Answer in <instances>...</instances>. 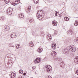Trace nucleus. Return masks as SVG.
I'll use <instances>...</instances> for the list:
<instances>
[{
    "label": "nucleus",
    "mask_w": 78,
    "mask_h": 78,
    "mask_svg": "<svg viewBox=\"0 0 78 78\" xmlns=\"http://www.w3.org/2000/svg\"><path fill=\"white\" fill-rule=\"evenodd\" d=\"M69 51H72L73 52H75L76 51V48H75V46L73 45H71L69 47V49H64V51L65 53H67V54H69Z\"/></svg>",
    "instance_id": "f257e3e1"
},
{
    "label": "nucleus",
    "mask_w": 78,
    "mask_h": 78,
    "mask_svg": "<svg viewBox=\"0 0 78 78\" xmlns=\"http://www.w3.org/2000/svg\"><path fill=\"white\" fill-rule=\"evenodd\" d=\"M12 8H9L7 10V12L8 14L11 15V14H12Z\"/></svg>",
    "instance_id": "f03ea898"
},
{
    "label": "nucleus",
    "mask_w": 78,
    "mask_h": 78,
    "mask_svg": "<svg viewBox=\"0 0 78 78\" xmlns=\"http://www.w3.org/2000/svg\"><path fill=\"white\" fill-rule=\"evenodd\" d=\"M43 16V15L41 14L40 13V11H39V10L37 12V19H39L40 17H42Z\"/></svg>",
    "instance_id": "7ed1b4c3"
},
{
    "label": "nucleus",
    "mask_w": 78,
    "mask_h": 78,
    "mask_svg": "<svg viewBox=\"0 0 78 78\" xmlns=\"http://www.w3.org/2000/svg\"><path fill=\"white\" fill-rule=\"evenodd\" d=\"M40 62H41V58H37L34 61V64H37V63H39Z\"/></svg>",
    "instance_id": "20e7f679"
},
{
    "label": "nucleus",
    "mask_w": 78,
    "mask_h": 78,
    "mask_svg": "<svg viewBox=\"0 0 78 78\" xmlns=\"http://www.w3.org/2000/svg\"><path fill=\"white\" fill-rule=\"evenodd\" d=\"M44 68H46L47 72L49 73L51 70V69L48 67V65H47L46 66H44Z\"/></svg>",
    "instance_id": "39448f33"
},
{
    "label": "nucleus",
    "mask_w": 78,
    "mask_h": 78,
    "mask_svg": "<svg viewBox=\"0 0 78 78\" xmlns=\"http://www.w3.org/2000/svg\"><path fill=\"white\" fill-rule=\"evenodd\" d=\"M4 30L5 31H8L10 29V27L8 26H5L4 27Z\"/></svg>",
    "instance_id": "423d86ee"
},
{
    "label": "nucleus",
    "mask_w": 78,
    "mask_h": 78,
    "mask_svg": "<svg viewBox=\"0 0 78 78\" xmlns=\"http://www.w3.org/2000/svg\"><path fill=\"white\" fill-rule=\"evenodd\" d=\"M67 32L68 35H72L73 34V31L71 30H68Z\"/></svg>",
    "instance_id": "0eeeda50"
},
{
    "label": "nucleus",
    "mask_w": 78,
    "mask_h": 78,
    "mask_svg": "<svg viewBox=\"0 0 78 78\" xmlns=\"http://www.w3.org/2000/svg\"><path fill=\"white\" fill-rule=\"evenodd\" d=\"M46 38L48 40V41H51V37L50 35H47L46 37Z\"/></svg>",
    "instance_id": "6e6552de"
},
{
    "label": "nucleus",
    "mask_w": 78,
    "mask_h": 78,
    "mask_svg": "<svg viewBox=\"0 0 78 78\" xmlns=\"http://www.w3.org/2000/svg\"><path fill=\"white\" fill-rule=\"evenodd\" d=\"M10 76L11 78H14L15 76H16V73H12L10 74Z\"/></svg>",
    "instance_id": "1a4fd4ad"
},
{
    "label": "nucleus",
    "mask_w": 78,
    "mask_h": 78,
    "mask_svg": "<svg viewBox=\"0 0 78 78\" xmlns=\"http://www.w3.org/2000/svg\"><path fill=\"white\" fill-rule=\"evenodd\" d=\"M10 36L12 37V38L13 39H14V38H16V37L17 36H16V34H11L10 35Z\"/></svg>",
    "instance_id": "9d476101"
},
{
    "label": "nucleus",
    "mask_w": 78,
    "mask_h": 78,
    "mask_svg": "<svg viewBox=\"0 0 78 78\" xmlns=\"http://www.w3.org/2000/svg\"><path fill=\"white\" fill-rule=\"evenodd\" d=\"M74 61L76 64H78V57H75V58Z\"/></svg>",
    "instance_id": "9b49d317"
},
{
    "label": "nucleus",
    "mask_w": 78,
    "mask_h": 78,
    "mask_svg": "<svg viewBox=\"0 0 78 78\" xmlns=\"http://www.w3.org/2000/svg\"><path fill=\"white\" fill-rule=\"evenodd\" d=\"M55 47L56 43H54V44H52L51 47H52L53 50H55L56 49V48H55Z\"/></svg>",
    "instance_id": "f8f14e48"
},
{
    "label": "nucleus",
    "mask_w": 78,
    "mask_h": 78,
    "mask_svg": "<svg viewBox=\"0 0 78 78\" xmlns=\"http://www.w3.org/2000/svg\"><path fill=\"white\" fill-rule=\"evenodd\" d=\"M56 21L54 20L52 22L53 26H57V23H56Z\"/></svg>",
    "instance_id": "ddd939ff"
},
{
    "label": "nucleus",
    "mask_w": 78,
    "mask_h": 78,
    "mask_svg": "<svg viewBox=\"0 0 78 78\" xmlns=\"http://www.w3.org/2000/svg\"><path fill=\"white\" fill-rule=\"evenodd\" d=\"M31 7L30 6H29L27 9L26 11L27 12H30V9H31Z\"/></svg>",
    "instance_id": "4468645a"
},
{
    "label": "nucleus",
    "mask_w": 78,
    "mask_h": 78,
    "mask_svg": "<svg viewBox=\"0 0 78 78\" xmlns=\"http://www.w3.org/2000/svg\"><path fill=\"white\" fill-rule=\"evenodd\" d=\"M19 16L20 18H23V17L24 16L23 15V13H21L19 15Z\"/></svg>",
    "instance_id": "2eb2a0df"
},
{
    "label": "nucleus",
    "mask_w": 78,
    "mask_h": 78,
    "mask_svg": "<svg viewBox=\"0 0 78 78\" xmlns=\"http://www.w3.org/2000/svg\"><path fill=\"white\" fill-rule=\"evenodd\" d=\"M57 54V53L55 51H52L51 53V55H52V56H54L55 55H56Z\"/></svg>",
    "instance_id": "dca6fc26"
},
{
    "label": "nucleus",
    "mask_w": 78,
    "mask_h": 78,
    "mask_svg": "<svg viewBox=\"0 0 78 78\" xmlns=\"http://www.w3.org/2000/svg\"><path fill=\"white\" fill-rule=\"evenodd\" d=\"M42 50H43L42 48H39L38 50V53H41V52L42 51Z\"/></svg>",
    "instance_id": "f3484780"
},
{
    "label": "nucleus",
    "mask_w": 78,
    "mask_h": 78,
    "mask_svg": "<svg viewBox=\"0 0 78 78\" xmlns=\"http://www.w3.org/2000/svg\"><path fill=\"white\" fill-rule=\"evenodd\" d=\"M56 60H58V61L60 62H61L62 61V58H56Z\"/></svg>",
    "instance_id": "a211bd4d"
},
{
    "label": "nucleus",
    "mask_w": 78,
    "mask_h": 78,
    "mask_svg": "<svg viewBox=\"0 0 78 78\" xmlns=\"http://www.w3.org/2000/svg\"><path fill=\"white\" fill-rule=\"evenodd\" d=\"M29 45L31 47H33L34 45L33 44V42L31 41L30 43H29Z\"/></svg>",
    "instance_id": "6ab92c4d"
},
{
    "label": "nucleus",
    "mask_w": 78,
    "mask_h": 78,
    "mask_svg": "<svg viewBox=\"0 0 78 78\" xmlns=\"http://www.w3.org/2000/svg\"><path fill=\"white\" fill-rule=\"evenodd\" d=\"M15 3L16 4H19V3H20V0H18L17 1H15Z\"/></svg>",
    "instance_id": "aec40b11"
},
{
    "label": "nucleus",
    "mask_w": 78,
    "mask_h": 78,
    "mask_svg": "<svg viewBox=\"0 0 78 78\" xmlns=\"http://www.w3.org/2000/svg\"><path fill=\"white\" fill-rule=\"evenodd\" d=\"M4 2L6 4H8L10 2V0H4Z\"/></svg>",
    "instance_id": "412c9836"
},
{
    "label": "nucleus",
    "mask_w": 78,
    "mask_h": 78,
    "mask_svg": "<svg viewBox=\"0 0 78 78\" xmlns=\"http://www.w3.org/2000/svg\"><path fill=\"white\" fill-rule=\"evenodd\" d=\"M9 47H15V46L12 45V43H9Z\"/></svg>",
    "instance_id": "4be33fe9"
},
{
    "label": "nucleus",
    "mask_w": 78,
    "mask_h": 78,
    "mask_svg": "<svg viewBox=\"0 0 78 78\" xmlns=\"http://www.w3.org/2000/svg\"><path fill=\"white\" fill-rule=\"evenodd\" d=\"M39 11L41 13V14H42L43 16H44V12L42 10H39Z\"/></svg>",
    "instance_id": "5701e85b"
},
{
    "label": "nucleus",
    "mask_w": 78,
    "mask_h": 78,
    "mask_svg": "<svg viewBox=\"0 0 78 78\" xmlns=\"http://www.w3.org/2000/svg\"><path fill=\"white\" fill-rule=\"evenodd\" d=\"M5 19V18L4 16L0 17V21H2V20H4V19Z\"/></svg>",
    "instance_id": "b1692460"
},
{
    "label": "nucleus",
    "mask_w": 78,
    "mask_h": 78,
    "mask_svg": "<svg viewBox=\"0 0 78 78\" xmlns=\"http://www.w3.org/2000/svg\"><path fill=\"white\" fill-rule=\"evenodd\" d=\"M33 21V18H30L29 19V22H30V23H31V22H32Z\"/></svg>",
    "instance_id": "393cba45"
},
{
    "label": "nucleus",
    "mask_w": 78,
    "mask_h": 78,
    "mask_svg": "<svg viewBox=\"0 0 78 78\" xmlns=\"http://www.w3.org/2000/svg\"><path fill=\"white\" fill-rule=\"evenodd\" d=\"M11 54H7L6 55V57H8V58H11L10 57V55Z\"/></svg>",
    "instance_id": "a878e982"
},
{
    "label": "nucleus",
    "mask_w": 78,
    "mask_h": 78,
    "mask_svg": "<svg viewBox=\"0 0 78 78\" xmlns=\"http://www.w3.org/2000/svg\"><path fill=\"white\" fill-rule=\"evenodd\" d=\"M19 73L20 74H22L23 73V70L22 69H20L19 71Z\"/></svg>",
    "instance_id": "bb28decb"
},
{
    "label": "nucleus",
    "mask_w": 78,
    "mask_h": 78,
    "mask_svg": "<svg viewBox=\"0 0 78 78\" xmlns=\"http://www.w3.org/2000/svg\"><path fill=\"white\" fill-rule=\"evenodd\" d=\"M16 48H17L18 49L20 48V45H19V44L16 45Z\"/></svg>",
    "instance_id": "cd10ccee"
},
{
    "label": "nucleus",
    "mask_w": 78,
    "mask_h": 78,
    "mask_svg": "<svg viewBox=\"0 0 78 78\" xmlns=\"http://www.w3.org/2000/svg\"><path fill=\"white\" fill-rule=\"evenodd\" d=\"M39 0H34V3H36V4H37L38 3V1Z\"/></svg>",
    "instance_id": "c85d7f7f"
},
{
    "label": "nucleus",
    "mask_w": 78,
    "mask_h": 78,
    "mask_svg": "<svg viewBox=\"0 0 78 78\" xmlns=\"http://www.w3.org/2000/svg\"><path fill=\"white\" fill-rule=\"evenodd\" d=\"M65 20H66V21H67V20H69V18L67 17H65L64 18Z\"/></svg>",
    "instance_id": "c756f323"
},
{
    "label": "nucleus",
    "mask_w": 78,
    "mask_h": 78,
    "mask_svg": "<svg viewBox=\"0 0 78 78\" xmlns=\"http://www.w3.org/2000/svg\"><path fill=\"white\" fill-rule=\"evenodd\" d=\"M11 62L12 63H13V62H12V59H11L10 60H9V62H8L9 63H10Z\"/></svg>",
    "instance_id": "7c9ffc66"
},
{
    "label": "nucleus",
    "mask_w": 78,
    "mask_h": 78,
    "mask_svg": "<svg viewBox=\"0 0 78 78\" xmlns=\"http://www.w3.org/2000/svg\"><path fill=\"white\" fill-rule=\"evenodd\" d=\"M76 75H78V69H77V70H76Z\"/></svg>",
    "instance_id": "2f4dec72"
},
{
    "label": "nucleus",
    "mask_w": 78,
    "mask_h": 78,
    "mask_svg": "<svg viewBox=\"0 0 78 78\" xmlns=\"http://www.w3.org/2000/svg\"><path fill=\"white\" fill-rule=\"evenodd\" d=\"M12 56H14V55L10 54V58H12Z\"/></svg>",
    "instance_id": "473e14b6"
},
{
    "label": "nucleus",
    "mask_w": 78,
    "mask_h": 78,
    "mask_svg": "<svg viewBox=\"0 0 78 78\" xmlns=\"http://www.w3.org/2000/svg\"><path fill=\"white\" fill-rule=\"evenodd\" d=\"M75 23H78V20H76L75 21Z\"/></svg>",
    "instance_id": "72a5a7b5"
},
{
    "label": "nucleus",
    "mask_w": 78,
    "mask_h": 78,
    "mask_svg": "<svg viewBox=\"0 0 78 78\" xmlns=\"http://www.w3.org/2000/svg\"><path fill=\"white\" fill-rule=\"evenodd\" d=\"M74 25H75V26H78V23L77 24V23H75Z\"/></svg>",
    "instance_id": "f704fd0d"
},
{
    "label": "nucleus",
    "mask_w": 78,
    "mask_h": 78,
    "mask_svg": "<svg viewBox=\"0 0 78 78\" xmlns=\"http://www.w3.org/2000/svg\"><path fill=\"white\" fill-rule=\"evenodd\" d=\"M74 41H78V38L76 39H75Z\"/></svg>",
    "instance_id": "c9c22d12"
},
{
    "label": "nucleus",
    "mask_w": 78,
    "mask_h": 78,
    "mask_svg": "<svg viewBox=\"0 0 78 78\" xmlns=\"http://www.w3.org/2000/svg\"><path fill=\"white\" fill-rule=\"evenodd\" d=\"M32 69L33 70H34L35 69V67H32Z\"/></svg>",
    "instance_id": "e433bc0d"
},
{
    "label": "nucleus",
    "mask_w": 78,
    "mask_h": 78,
    "mask_svg": "<svg viewBox=\"0 0 78 78\" xmlns=\"http://www.w3.org/2000/svg\"><path fill=\"white\" fill-rule=\"evenodd\" d=\"M48 78H51V76H48Z\"/></svg>",
    "instance_id": "4c0bfd02"
},
{
    "label": "nucleus",
    "mask_w": 78,
    "mask_h": 78,
    "mask_svg": "<svg viewBox=\"0 0 78 78\" xmlns=\"http://www.w3.org/2000/svg\"><path fill=\"white\" fill-rule=\"evenodd\" d=\"M62 16V15L61 14L59 15V16L60 17H61V16Z\"/></svg>",
    "instance_id": "58836bf2"
},
{
    "label": "nucleus",
    "mask_w": 78,
    "mask_h": 78,
    "mask_svg": "<svg viewBox=\"0 0 78 78\" xmlns=\"http://www.w3.org/2000/svg\"><path fill=\"white\" fill-rule=\"evenodd\" d=\"M26 74H27L26 73H24L23 74V75H26Z\"/></svg>",
    "instance_id": "ea45409f"
},
{
    "label": "nucleus",
    "mask_w": 78,
    "mask_h": 78,
    "mask_svg": "<svg viewBox=\"0 0 78 78\" xmlns=\"http://www.w3.org/2000/svg\"><path fill=\"white\" fill-rule=\"evenodd\" d=\"M13 6H16V4H14V3H13V4H12Z\"/></svg>",
    "instance_id": "a19ab883"
},
{
    "label": "nucleus",
    "mask_w": 78,
    "mask_h": 78,
    "mask_svg": "<svg viewBox=\"0 0 78 78\" xmlns=\"http://www.w3.org/2000/svg\"><path fill=\"white\" fill-rule=\"evenodd\" d=\"M55 16H58V14H57V13H55Z\"/></svg>",
    "instance_id": "79ce46f5"
},
{
    "label": "nucleus",
    "mask_w": 78,
    "mask_h": 78,
    "mask_svg": "<svg viewBox=\"0 0 78 78\" xmlns=\"http://www.w3.org/2000/svg\"><path fill=\"white\" fill-rule=\"evenodd\" d=\"M62 65H61V67H62V65H63V64H64L62 63Z\"/></svg>",
    "instance_id": "37998d69"
},
{
    "label": "nucleus",
    "mask_w": 78,
    "mask_h": 78,
    "mask_svg": "<svg viewBox=\"0 0 78 78\" xmlns=\"http://www.w3.org/2000/svg\"><path fill=\"white\" fill-rule=\"evenodd\" d=\"M18 78H22V77H19Z\"/></svg>",
    "instance_id": "c03bdc74"
},
{
    "label": "nucleus",
    "mask_w": 78,
    "mask_h": 78,
    "mask_svg": "<svg viewBox=\"0 0 78 78\" xmlns=\"http://www.w3.org/2000/svg\"><path fill=\"white\" fill-rule=\"evenodd\" d=\"M57 13H58V14H59V12H57Z\"/></svg>",
    "instance_id": "a18cd8bd"
},
{
    "label": "nucleus",
    "mask_w": 78,
    "mask_h": 78,
    "mask_svg": "<svg viewBox=\"0 0 78 78\" xmlns=\"http://www.w3.org/2000/svg\"><path fill=\"white\" fill-rule=\"evenodd\" d=\"M55 13H57V11H55Z\"/></svg>",
    "instance_id": "49530a36"
},
{
    "label": "nucleus",
    "mask_w": 78,
    "mask_h": 78,
    "mask_svg": "<svg viewBox=\"0 0 78 78\" xmlns=\"http://www.w3.org/2000/svg\"><path fill=\"white\" fill-rule=\"evenodd\" d=\"M11 4H12V2H11Z\"/></svg>",
    "instance_id": "de8ad7c7"
},
{
    "label": "nucleus",
    "mask_w": 78,
    "mask_h": 78,
    "mask_svg": "<svg viewBox=\"0 0 78 78\" xmlns=\"http://www.w3.org/2000/svg\"><path fill=\"white\" fill-rule=\"evenodd\" d=\"M62 62H61L60 64H62Z\"/></svg>",
    "instance_id": "09e8293b"
},
{
    "label": "nucleus",
    "mask_w": 78,
    "mask_h": 78,
    "mask_svg": "<svg viewBox=\"0 0 78 78\" xmlns=\"http://www.w3.org/2000/svg\"><path fill=\"white\" fill-rule=\"evenodd\" d=\"M56 23H57V21H56Z\"/></svg>",
    "instance_id": "8fccbe9b"
},
{
    "label": "nucleus",
    "mask_w": 78,
    "mask_h": 78,
    "mask_svg": "<svg viewBox=\"0 0 78 78\" xmlns=\"http://www.w3.org/2000/svg\"><path fill=\"white\" fill-rule=\"evenodd\" d=\"M15 58H16V57H15Z\"/></svg>",
    "instance_id": "3c124183"
},
{
    "label": "nucleus",
    "mask_w": 78,
    "mask_h": 78,
    "mask_svg": "<svg viewBox=\"0 0 78 78\" xmlns=\"http://www.w3.org/2000/svg\"><path fill=\"white\" fill-rule=\"evenodd\" d=\"M77 78H78V77Z\"/></svg>",
    "instance_id": "603ef678"
}]
</instances>
